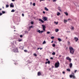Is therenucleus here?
<instances>
[{"label":"nucleus","instance_id":"obj_1","mask_svg":"<svg viewBox=\"0 0 79 79\" xmlns=\"http://www.w3.org/2000/svg\"><path fill=\"white\" fill-rule=\"evenodd\" d=\"M69 49L70 50V52L72 54H74V49H73V47H70L69 48Z\"/></svg>","mask_w":79,"mask_h":79},{"label":"nucleus","instance_id":"obj_2","mask_svg":"<svg viewBox=\"0 0 79 79\" xmlns=\"http://www.w3.org/2000/svg\"><path fill=\"white\" fill-rule=\"evenodd\" d=\"M59 66H60V63L58 61L55 64V67L56 68H58Z\"/></svg>","mask_w":79,"mask_h":79},{"label":"nucleus","instance_id":"obj_3","mask_svg":"<svg viewBox=\"0 0 79 79\" xmlns=\"http://www.w3.org/2000/svg\"><path fill=\"white\" fill-rule=\"evenodd\" d=\"M70 78H72V77H73V79H75V78H76V77L74 75V73H71V74L70 75Z\"/></svg>","mask_w":79,"mask_h":79},{"label":"nucleus","instance_id":"obj_4","mask_svg":"<svg viewBox=\"0 0 79 79\" xmlns=\"http://www.w3.org/2000/svg\"><path fill=\"white\" fill-rule=\"evenodd\" d=\"M43 19L44 21H48V18L46 17H43Z\"/></svg>","mask_w":79,"mask_h":79},{"label":"nucleus","instance_id":"obj_5","mask_svg":"<svg viewBox=\"0 0 79 79\" xmlns=\"http://www.w3.org/2000/svg\"><path fill=\"white\" fill-rule=\"evenodd\" d=\"M13 51L15 53L18 52V48H15L13 50Z\"/></svg>","mask_w":79,"mask_h":79},{"label":"nucleus","instance_id":"obj_6","mask_svg":"<svg viewBox=\"0 0 79 79\" xmlns=\"http://www.w3.org/2000/svg\"><path fill=\"white\" fill-rule=\"evenodd\" d=\"M66 60H69L70 62H71V59L69 58V57H67L66 58Z\"/></svg>","mask_w":79,"mask_h":79},{"label":"nucleus","instance_id":"obj_7","mask_svg":"<svg viewBox=\"0 0 79 79\" xmlns=\"http://www.w3.org/2000/svg\"><path fill=\"white\" fill-rule=\"evenodd\" d=\"M42 27H43V31H45V28H46V27L44 25H42Z\"/></svg>","mask_w":79,"mask_h":79},{"label":"nucleus","instance_id":"obj_8","mask_svg":"<svg viewBox=\"0 0 79 79\" xmlns=\"http://www.w3.org/2000/svg\"><path fill=\"white\" fill-rule=\"evenodd\" d=\"M10 6L11 8H14V5L13 3H11L10 5Z\"/></svg>","mask_w":79,"mask_h":79},{"label":"nucleus","instance_id":"obj_9","mask_svg":"<svg viewBox=\"0 0 79 79\" xmlns=\"http://www.w3.org/2000/svg\"><path fill=\"white\" fill-rule=\"evenodd\" d=\"M39 21H40V22L42 23H44V21L43 20H42V19H39Z\"/></svg>","mask_w":79,"mask_h":79},{"label":"nucleus","instance_id":"obj_10","mask_svg":"<svg viewBox=\"0 0 79 79\" xmlns=\"http://www.w3.org/2000/svg\"><path fill=\"white\" fill-rule=\"evenodd\" d=\"M74 40H75L76 42H77V41L79 40V39L77 37H75L74 38Z\"/></svg>","mask_w":79,"mask_h":79},{"label":"nucleus","instance_id":"obj_11","mask_svg":"<svg viewBox=\"0 0 79 79\" xmlns=\"http://www.w3.org/2000/svg\"><path fill=\"white\" fill-rule=\"evenodd\" d=\"M69 66H70V68H72V66H73V64H72V63H70V64Z\"/></svg>","mask_w":79,"mask_h":79},{"label":"nucleus","instance_id":"obj_12","mask_svg":"<svg viewBox=\"0 0 79 79\" xmlns=\"http://www.w3.org/2000/svg\"><path fill=\"white\" fill-rule=\"evenodd\" d=\"M40 75H41V73L40 72H38V76H40Z\"/></svg>","mask_w":79,"mask_h":79},{"label":"nucleus","instance_id":"obj_13","mask_svg":"<svg viewBox=\"0 0 79 79\" xmlns=\"http://www.w3.org/2000/svg\"><path fill=\"white\" fill-rule=\"evenodd\" d=\"M64 23H67V22H68V20L65 19H64Z\"/></svg>","mask_w":79,"mask_h":79},{"label":"nucleus","instance_id":"obj_14","mask_svg":"<svg viewBox=\"0 0 79 79\" xmlns=\"http://www.w3.org/2000/svg\"><path fill=\"white\" fill-rule=\"evenodd\" d=\"M44 10H46V11H48V9H47L46 7H44Z\"/></svg>","mask_w":79,"mask_h":79},{"label":"nucleus","instance_id":"obj_15","mask_svg":"<svg viewBox=\"0 0 79 79\" xmlns=\"http://www.w3.org/2000/svg\"><path fill=\"white\" fill-rule=\"evenodd\" d=\"M55 31L56 32H58V31H59V29H56Z\"/></svg>","mask_w":79,"mask_h":79},{"label":"nucleus","instance_id":"obj_16","mask_svg":"<svg viewBox=\"0 0 79 79\" xmlns=\"http://www.w3.org/2000/svg\"><path fill=\"white\" fill-rule=\"evenodd\" d=\"M58 40L59 41H60V42H61V41H62V40L60 38H58Z\"/></svg>","mask_w":79,"mask_h":79},{"label":"nucleus","instance_id":"obj_17","mask_svg":"<svg viewBox=\"0 0 79 79\" xmlns=\"http://www.w3.org/2000/svg\"><path fill=\"white\" fill-rule=\"evenodd\" d=\"M64 13L66 16H68V13L64 12Z\"/></svg>","mask_w":79,"mask_h":79},{"label":"nucleus","instance_id":"obj_18","mask_svg":"<svg viewBox=\"0 0 79 79\" xmlns=\"http://www.w3.org/2000/svg\"><path fill=\"white\" fill-rule=\"evenodd\" d=\"M54 24H58V22H54Z\"/></svg>","mask_w":79,"mask_h":79},{"label":"nucleus","instance_id":"obj_19","mask_svg":"<svg viewBox=\"0 0 79 79\" xmlns=\"http://www.w3.org/2000/svg\"><path fill=\"white\" fill-rule=\"evenodd\" d=\"M60 15V12L57 13V16H59V15Z\"/></svg>","mask_w":79,"mask_h":79},{"label":"nucleus","instance_id":"obj_20","mask_svg":"<svg viewBox=\"0 0 79 79\" xmlns=\"http://www.w3.org/2000/svg\"><path fill=\"white\" fill-rule=\"evenodd\" d=\"M2 14H5V11H2Z\"/></svg>","mask_w":79,"mask_h":79},{"label":"nucleus","instance_id":"obj_21","mask_svg":"<svg viewBox=\"0 0 79 79\" xmlns=\"http://www.w3.org/2000/svg\"><path fill=\"white\" fill-rule=\"evenodd\" d=\"M37 32H39V33H41V31H40V30H38L37 31Z\"/></svg>","mask_w":79,"mask_h":79},{"label":"nucleus","instance_id":"obj_22","mask_svg":"<svg viewBox=\"0 0 79 79\" xmlns=\"http://www.w3.org/2000/svg\"><path fill=\"white\" fill-rule=\"evenodd\" d=\"M52 55H55V52H53L52 53Z\"/></svg>","mask_w":79,"mask_h":79},{"label":"nucleus","instance_id":"obj_23","mask_svg":"<svg viewBox=\"0 0 79 79\" xmlns=\"http://www.w3.org/2000/svg\"><path fill=\"white\" fill-rule=\"evenodd\" d=\"M15 10H14V9H12L11 11V12H15Z\"/></svg>","mask_w":79,"mask_h":79},{"label":"nucleus","instance_id":"obj_24","mask_svg":"<svg viewBox=\"0 0 79 79\" xmlns=\"http://www.w3.org/2000/svg\"><path fill=\"white\" fill-rule=\"evenodd\" d=\"M67 71H71V70H70V69H67Z\"/></svg>","mask_w":79,"mask_h":79},{"label":"nucleus","instance_id":"obj_25","mask_svg":"<svg viewBox=\"0 0 79 79\" xmlns=\"http://www.w3.org/2000/svg\"><path fill=\"white\" fill-rule=\"evenodd\" d=\"M46 42H45V41H44L43 42V44H46Z\"/></svg>","mask_w":79,"mask_h":79},{"label":"nucleus","instance_id":"obj_26","mask_svg":"<svg viewBox=\"0 0 79 79\" xmlns=\"http://www.w3.org/2000/svg\"><path fill=\"white\" fill-rule=\"evenodd\" d=\"M9 7V5L7 4L6 5V8H8V7Z\"/></svg>","mask_w":79,"mask_h":79},{"label":"nucleus","instance_id":"obj_27","mask_svg":"<svg viewBox=\"0 0 79 79\" xmlns=\"http://www.w3.org/2000/svg\"><path fill=\"white\" fill-rule=\"evenodd\" d=\"M48 64H50V61L49 60H48Z\"/></svg>","mask_w":79,"mask_h":79},{"label":"nucleus","instance_id":"obj_28","mask_svg":"<svg viewBox=\"0 0 79 79\" xmlns=\"http://www.w3.org/2000/svg\"><path fill=\"white\" fill-rule=\"evenodd\" d=\"M33 5L34 6H35V3H33Z\"/></svg>","mask_w":79,"mask_h":79},{"label":"nucleus","instance_id":"obj_29","mask_svg":"<svg viewBox=\"0 0 79 79\" xmlns=\"http://www.w3.org/2000/svg\"><path fill=\"white\" fill-rule=\"evenodd\" d=\"M52 46L53 47H55V44H53Z\"/></svg>","mask_w":79,"mask_h":79},{"label":"nucleus","instance_id":"obj_30","mask_svg":"<svg viewBox=\"0 0 79 79\" xmlns=\"http://www.w3.org/2000/svg\"><path fill=\"white\" fill-rule=\"evenodd\" d=\"M72 30H74V27H72Z\"/></svg>","mask_w":79,"mask_h":79},{"label":"nucleus","instance_id":"obj_31","mask_svg":"<svg viewBox=\"0 0 79 79\" xmlns=\"http://www.w3.org/2000/svg\"><path fill=\"white\" fill-rule=\"evenodd\" d=\"M68 43L69 45L70 44V41H68Z\"/></svg>","mask_w":79,"mask_h":79},{"label":"nucleus","instance_id":"obj_32","mask_svg":"<svg viewBox=\"0 0 79 79\" xmlns=\"http://www.w3.org/2000/svg\"><path fill=\"white\" fill-rule=\"evenodd\" d=\"M50 31H48L47 32V34H50Z\"/></svg>","mask_w":79,"mask_h":79},{"label":"nucleus","instance_id":"obj_33","mask_svg":"<svg viewBox=\"0 0 79 79\" xmlns=\"http://www.w3.org/2000/svg\"><path fill=\"white\" fill-rule=\"evenodd\" d=\"M54 38H55V37H53V36H52L51 37V39H54Z\"/></svg>","mask_w":79,"mask_h":79},{"label":"nucleus","instance_id":"obj_34","mask_svg":"<svg viewBox=\"0 0 79 79\" xmlns=\"http://www.w3.org/2000/svg\"><path fill=\"white\" fill-rule=\"evenodd\" d=\"M18 41H19V42H21V41H22V40H18Z\"/></svg>","mask_w":79,"mask_h":79},{"label":"nucleus","instance_id":"obj_35","mask_svg":"<svg viewBox=\"0 0 79 79\" xmlns=\"http://www.w3.org/2000/svg\"><path fill=\"white\" fill-rule=\"evenodd\" d=\"M34 55L35 56H37V54H34Z\"/></svg>","mask_w":79,"mask_h":79},{"label":"nucleus","instance_id":"obj_36","mask_svg":"<svg viewBox=\"0 0 79 79\" xmlns=\"http://www.w3.org/2000/svg\"><path fill=\"white\" fill-rule=\"evenodd\" d=\"M57 0H53V2H56V1Z\"/></svg>","mask_w":79,"mask_h":79},{"label":"nucleus","instance_id":"obj_37","mask_svg":"<svg viewBox=\"0 0 79 79\" xmlns=\"http://www.w3.org/2000/svg\"><path fill=\"white\" fill-rule=\"evenodd\" d=\"M45 1V0H40V2H41L42 1Z\"/></svg>","mask_w":79,"mask_h":79},{"label":"nucleus","instance_id":"obj_38","mask_svg":"<svg viewBox=\"0 0 79 79\" xmlns=\"http://www.w3.org/2000/svg\"><path fill=\"white\" fill-rule=\"evenodd\" d=\"M24 52H27V51L26 50H24Z\"/></svg>","mask_w":79,"mask_h":79},{"label":"nucleus","instance_id":"obj_39","mask_svg":"<svg viewBox=\"0 0 79 79\" xmlns=\"http://www.w3.org/2000/svg\"><path fill=\"white\" fill-rule=\"evenodd\" d=\"M31 24H34V22H31Z\"/></svg>","mask_w":79,"mask_h":79},{"label":"nucleus","instance_id":"obj_40","mask_svg":"<svg viewBox=\"0 0 79 79\" xmlns=\"http://www.w3.org/2000/svg\"><path fill=\"white\" fill-rule=\"evenodd\" d=\"M32 27H33L32 26H31L30 27H29L30 29V28H32Z\"/></svg>","mask_w":79,"mask_h":79},{"label":"nucleus","instance_id":"obj_41","mask_svg":"<svg viewBox=\"0 0 79 79\" xmlns=\"http://www.w3.org/2000/svg\"><path fill=\"white\" fill-rule=\"evenodd\" d=\"M20 37H23V35H20Z\"/></svg>","mask_w":79,"mask_h":79},{"label":"nucleus","instance_id":"obj_42","mask_svg":"<svg viewBox=\"0 0 79 79\" xmlns=\"http://www.w3.org/2000/svg\"><path fill=\"white\" fill-rule=\"evenodd\" d=\"M2 15H3L2 13H0V16H1Z\"/></svg>","mask_w":79,"mask_h":79},{"label":"nucleus","instance_id":"obj_43","mask_svg":"<svg viewBox=\"0 0 79 79\" xmlns=\"http://www.w3.org/2000/svg\"><path fill=\"white\" fill-rule=\"evenodd\" d=\"M77 70H75V71H74L75 73H76V72H77Z\"/></svg>","mask_w":79,"mask_h":79},{"label":"nucleus","instance_id":"obj_44","mask_svg":"<svg viewBox=\"0 0 79 79\" xmlns=\"http://www.w3.org/2000/svg\"><path fill=\"white\" fill-rule=\"evenodd\" d=\"M43 13L44 14H45V11H43Z\"/></svg>","mask_w":79,"mask_h":79},{"label":"nucleus","instance_id":"obj_45","mask_svg":"<svg viewBox=\"0 0 79 79\" xmlns=\"http://www.w3.org/2000/svg\"><path fill=\"white\" fill-rule=\"evenodd\" d=\"M32 2H30V5H32Z\"/></svg>","mask_w":79,"mask_h":79},{"label":"nucleus","instance_id":"obj_46","mask_svg":"<svg viewBox=\"0 0 79 79\" xmlns=\"http://www.w3.org/2000/svg\"><path fill=\"white\" fill-rule=\"evenodd\" d=\"M42 32H44V31H41V33H41V34H42Z\"/></svg>","mask_w":79,"mask_h":79},{"label":"nucleus","instance_id":"obj_47","mask_svg":"<svg viewBox=\"0 0 79 79\" xmlns=\"http://www.w3.org/2000/svg\"><path fill=\"white\" fill-rule=\"evenodd\" d=\"M50 59L51 60H53V58L52 57H51Z\"/></svg>","mask_w":79,"mask_h":79},{"label":"nucleus","instance_id":"obj_48","mask_svg":"<svg viewBox=\"0 0 79 79\" xmlns=\"http://www.w3.org/2000/svg\"><path fill=\"white\" fill-rule=\"evenodd\" d=\"M62 73L63 74H65V72H63Z\"/></svg>","mask_w":79,"mask_h":79},{"label":"nucleus","instance_id":"obj_49","mask_svg":"<svg viewBox=\"0 0 79 79\" xmlns=\"http://www.w3.org/2000/svg\"><path fill=\"white\" fill-rule=\"evenodd\" d=\"M22 16H24V14H22Z\"/></svg>","mask_w":79,"mask_h":79},{"label":"nucleus","instance_id":"obj_50","mask_svg":"<svg viewBox=\"0 0 79 79\" xmlns=\"http://www.w3.org/2000/svg\"><path fill=\"white\" fill-rule=\"evenodd\" d=\"M40 50H42L43 49V48H40Z\"/></svg>","mask_w":79,"mask_h":79},{"label":"nucleus","instance_id":"obj_51","mask_svg":"<svg viewBox=\"0 0 79 79\" xmlns=\"http://www.w3.org/2000/svg\"><path fill=\"white\" fill-rule=\"evenodd\" d=\"M69 20H71V19H68V21H69Z\"/></svg>","mask_w":79,"mask_h":79},{"label":"nucleus","instance_id":"obj_52","mask_svg":"<svg viewBox=\"0 0 79 79\" xmlns=\"http://www.w3.org/2000/svg\"><path fill=\"white\" fill-rule=\"evenodd\" d=\"M47 63H48V62H45V64H47Z\"/></svg>","mask_w":79,"mask_h":79},{"label":"nucleus","instance_id":"obj_53","mask_svg":"<svg viewBox=\"0 0 79 79\" xmlns=\"http://www.w3.org/2000/svg\"><path fill=\"white\" fill-rule=\"evenodd\" d=\"M60 11H61V9H59Z\"/></svg>","mask_w":79,"mask_h":79},{"label":"nucleus","instance_id":"obj_54","mask_svg":"<svg viewBox=\"0 0 79 79\" xmlns=\"http://www.w3.org/2000/svg\"><path fill=\"white\" fill-rule=\"evenodd\" d=\"M48 59H46V61H48Z\"/></svg>","mask_w":79,"mask_h":79},{"label":"nucleus","instance_id":"obj_55","mask_svg":"<svg viewBox=\"0 0 79 79\" xmlns=\"http://www.w3.org/2000/svg\"><path fill=\"white\" fill-rule=\"evenodd\" d=\"M12 2H15V0H11Z\"/></svg>","mask_w":79,"mask_h":79},{"label":"nucleus","instance_id":"obj_56","mask_svg":"<svg viewBox=\"0 0 79 79\" xmlns=\"http://www.w3.org/2000/svg\"><path fill=\"white\" fill-rule=\"evenodd\" d=\"M53 41L52 40V42H51V43H53Z\"/></svg>","mask_w":79,"mask_h":79},{"label":"nucleus","instance_id":"obj_57","mask_svg":"<svg viewBox=\"0 0 79 79\" xmlns=\"http://www.w3.org/2000/svg\"><path fill=\"white\" fill-rule=\"evenodd\" d=\"M40 49V48H38L37 50H39Z\"/></svg>","mask_w":79,"mask_h":79},{"label":"nucleus","instance_id":"obj_58","mask_svg":"<svg viewBox=\"0 0 79 79\" xmlns=\"http://www.w3.org/2000/svg\"><path fill=\"white\" fill-rule=\"evenodd\" d=\"M60 56H59V57H60Z\"/></svg>","mask_w":79,"mask_h":79},{"label":"nucleus","instance_id":"obj_59","mask_svg":"<svg viewBox=\"0 0 79 79\" xmlns=\"http://www.w3.org/2000/svg\"><path fill=\"white\" fill-rule=\"evenodd\" d=\"M14 31H16V30H14Z\"/></svg>","mask_w":79,"mask_h":79},{"label":"nucleus","instance_id":"obj_60","mask_svg":"<svg viewBox=\"0 0 79 79\" xmlns=\"http://www.w3.org/2000/svg\"><path fill=\"white\" fill-rule=\"evenodd\" d=\"M2 10L1 9H0V10Z\"/></svg>","mask_w":79,"mask_h":79},{"label":"nucleus","instance_id":"obj_61","mask_svg":"<svg viewBox=\"0 0 79 79\" xmlns=\"http://www.w3.org/2000/svg\"><path fill=\"white\" fill-rule=\"evenodd\" d=\"M67 38H67V37L66 38V39H67Z\"/></svg>","mask_w":79,"mask_h":79},{"label":"nucleus","instance_id":"obj_62","mask_svg":"<svg viewBox=\"0 0 79 79\" xmlns=\"http://www.w3.org/2000/svg\"><path fill=\"white\" fill-rule=\"evenodd\" d=\"M66 64H68V63H66Z\"/></svg>","mask_w":79,"mask_h":79},{"label":"nucleus","instance_id":"obj_63","mask_svg":"<svg viewBox=\"0 0 79 79\" xmlns=\"http://www.w3.org/2000/svg\"><path fill=\"white\" fill-rule=\"evenodd\" d=\"M62 79H63V78H62Z\"/></svg>","mask_w":79,"mask_h":79},{"label":"nucleus","instance_id":"obj_64","mask_svg":"<svg viewBox=\"0 0 79 79\" xmlns=\"http://www.w3.org/2000/svg\"><path fill=\"white\" fill-rule=\"evenodd\" d=\"M3 8H4V7H3Z\"/></svg>","mask_w":79,"mask_h":79}]
</instances>
